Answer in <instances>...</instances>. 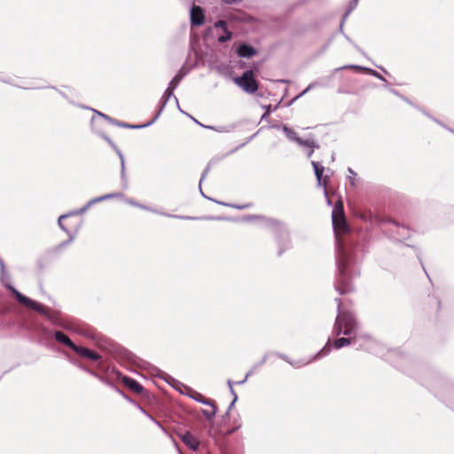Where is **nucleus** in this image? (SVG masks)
I'll list each match as a JSON object with an SVG mask.
<instances>
[{"label": "nucleus", "mask_w": 454, "mask_h": 454, "mask_svg": "<svg viewBox=\"0 0 454 454\" xmlns=\"http://www.w3.org/2000/svg\"><path fill=\"white\" fill-rule=\"evenodd\" d=\"M339 314L336 318L334 325V333L337 335H351L356 329V323L353 316L346 311H343L340 303L338 304Z\"/></svg>", "instance_id": "nucleus-1"}, {"label": "nucleus", "mask_w": 454, "mask_h": 454, "mask_svg": "<svg viewBox=\"0 0 454 454\" xmlns=\"http://www.w3.org/2000/svg\"><path fill=\"white\" fill-rule=\"evenodd\" d=\"M233 81L239 87L249 94L254 93L258 89L253 71H247L242 76L235 77Z\"/></svg>", "instance_id": "nucleus-2"}, {"label": "nucleus", "mask_w": 454, "mask_h": 454, "mask_svg": "<svg viewBox=\"0 0 454 454\" xmlns=\"http://www.w3.org/2000/svg\"><path fill=\"white\" fill-rule=\"evenodd\" d=\"M16 296L17 300L21 303L23 304L24 306L27 307V308H31L42 314H44L45 313V309L44 308L37 303L36 301L26 297L25 295H23L22 294H20L19 291H17L14 287L11 286H7L6 284H4Z\"/></svg>", "instance_id": "nucleus-3"}, {"label": "nucleus", "mask_w": 454, "mask_h": 454, "mask_svg": "<svg viewBox=\"0 0 454 454\" xmlns=\"http://www.w3.org/2000/svg\"><path fill=\"white\" fill-rule=\"evenodd\" d=\"M283 131L290 140L296 141L300 145L307 147L309 149L308 156H311V154L313 153V148L315 147V143L313 140H302L299 138L294 131H293L292 129H288L286 126L283 127Z\"/></svg>", "instance_id": "nucleus-4"}, {"label": "nucleus", "mask_w": 454, "mask_h": 454, "mask_svg": "<svg viewBox=\"0 0 454 454\" xmlns=\"http://www.w3.org/2000/svg\"><path fill=\"white\" fill-rule=\"evenodd\" d=\"M184 393L199 403L211 405V411H204V414L206 416L213 417L216 413L215 407L211 403V402L208 399H206L200 393L191 388H187L186 391Z\"/></svg>", "instance_id": "nucleus-5"}, {"label": "nucleus", "mask_w": 454, "mask_h": 454, "mask_svg": "<svg viewBox=\"0 0 454 454\" xmlns=\"http://www.w3.org/2000/svg\"><path fill=\"white\" fill-rule=\"evenodd\" d=\"M333 227L337 236L345 233L348 230L344 214L340 215H332Z\"/></svg>", "instance_id": "nucleus-6"}, {"label": "nucleus", "mask_w": 454, "mask_h": 454, "mask_svg": "<svg viewBox=\"0 0 454 454\" xmlns=\"http://www.w3.org/2000/svg\"><path fill=\"white\" fill-rule=\"evenodd\" d=\"M190 19L192 25L200 26L204 23L205 15L203 10L200 6L193 5L190 12Z\"/></svg>", "instance_id": "nucleus-7"}, {"label": "nucleus", "mask_w": 454, "mask_h": 454, "mask_svg": "<svg viewBox=\"0 0 454 454\" xmlns=\"http://www.w3.org/2000/svg\"><path fill=\"white\" fill-rule=\"evenodd\" d=\"M311 164L314 168L317 184H318V185L324 186V192H325V195L327 197V191L325 188L327 177L326 176L323 177V173H324L325 168L323 166H321L318 162H316V161H312Z\"/></svg>", "instance_id": "nucleus-8"}, {"label": "nucleus", "mask_w": 454, "mask_h": 454, "mask_svg": "<svg viewBox=\"0 0 454 454\" xmlns=\"http://www.w3.org/2000/svg\"><path fill=\"white\" fill-rule=\"evenodd\" d=\"M183 442L190 447L192 450H196L199 447V442L197 439L189 432L179 434Z\"/></svg>", "instance_id": "nucleus-9"}, {"label": "nucleus", "mask_w": 454, "mask_h": 454, "mask_svg": "<svg viewBox=\"0 0 454 454\" xmlns=\"http://www.w3.org/2000/svg\"><path fill=\"white\" fill-rule=\"evenodd\" d=\"M215 27H221L223 29V35L218 37V41L220 43H225L231 40L232 34L227 29L226 22L223 20H219L215 24Z\"/></svg>", "instance_id": "nucleus-10"}, {"label": "nucleus", "mask_w": 454, "mask_h": 454, "mask_svg": "<svg viewBox=\"0 0 454 454\" xmlns=\"http://www.w3.org/2000/svg\"><path fill=\"white\" fill-rule=\"evenodd\" d=\"M74 350L77 354H79L80 356H82L83 357H87V358L94 360V361H97L99 359L98 354H97L96 352L91 351L86 348L76 346V348H74Z\"/></svg>", "instance_id": "nucleus-11"}, {"label": "nucleus", "mask_w": 454, "mask_h": 454, "mask_svg": "<svg viewBox=\"0 0 454 454\" xmlns=\"http://www.w3.org/2000/svg\"><path fill=\"white\" fill-rule=\"evenodd\" d=\"M237 53L241 58H250L255 54V50L247 44H241L238 47Z\"/></svg>", "instance_id": "nucleus-12"}, {"label": "nucleus", "mask_w": 454, "mask_h": 454, "mask_svg": "<svg viewBox=\"0 0 454 454\" xmlns=\"http://www.w3.org/2000/svg\"><path fill=\"white\" fill-rule=\"evenodd\" d=\"M122 382L125 386L129 387L131 390H133L136 393H141L143 391V387L137 382L135 380L129 378V377H123Z\"/></svg>", "instance_id": "nucleus-13"}, {"label": "nucleus", "mask_w": 454, "mask_h": 454, "mask_svg": "<svg viewBox=\"0 0 454 454\" xmlns=\"http://www.w3.org/2000/svg\"><path fill=\"white\" fill-rule=\"evenodd\" d=\"M55 338L58 341L70 347L72 349L76 348V345L74 344L71 341V340L67 335H65L62 332H57L55 333Z\"/></svg>", "instance_id": "nucleus-14"}, {"label": "nucleus", "mask_w": 454, "mask_h": 454, "mask_svg": "<svg viewBox=\"0 0 454 454\" xmlns=\"http://www.w3.org/2000/svg\"><path fill=\"white\" fill-rule=\"evenodd\" d=\"M118 196H119V194H117V193H110V194H106L105 196H101V197L96 198V199L90 200L88 203V205L85 207H83L80 212L81 213L85 212L88 209V207H90L92 204H94L96 202H99V201H102L104 200L110 199V198H115V197H118Z\"/></svg>", "instance_id": "nucleus-15"}, {"label": "nucleus", "mask_w": 454, "mask_h": 454, "mask_svg": "<svg viewBox=\"0 0 454 454\" xmlns=\"http://www.w3.org/2000/svg\"><path fill=\"white\" fill-rule=\"evenodd\" d=\"M352 342H353V338H340L334 341L333 347L335 348H340L342 347L351 344Z\"/></svg>", "instance_id": "nucleus-16"}, {"label": "nucleus", "mask_w": 454, "mask_h": 454, "mask_svg": "<svg viewBox=\"0 0 454 454\" xmlns=\"http://www.w3.org/2000/svg\"><path fill=\"white\" fill-rule=\"evenodd\" d=\"M375 344L376 343L373 340L370 339H364V341L361 344V347L368 351L374 352L375 350L373 346H375Z\"/></svg>", "instance_id": "nucleus-17"}, {"label": "nucleus", "mask_w": 454, "mask_h": 454, "mask_svg": "<svg viewBox=\"0 0 454 454\" xmlns=\"http://www.w3.org/2000/svg\"><path fill=\"white\" fill-rule=\"evenodd\" d=\"M340 214H343V203L340 200L335 203L332 215H340Z\"/></svg>", "instance_id": "nucleus-18"}, {"label": "nucleus", "mask_w": 454, "mask_h": 454, "mask_svg": "<svg viewBox=\"0 0 454 454\" xmlns=\"http://www.w3.org/2000/svg\"><path fill=\"white\" fill-rule=\"evenodd\" d=\"M348 67H350V68H356V69H364V70H365V68H363V67H358V66H349ZM366 71H368L370 74H373V75H374V76H376L377 78L383 80L382 76H381L380 74H379L377 72H375L374 70H372V69H366Z\"/></svg>", "instance_id": "nucleus-19"}, {"label": "nucleus", "mask_w": 454, "mask_h": 454, "mask_svg": "<svg viewBox=\"0 0 454 454\" xmlns=\"http://www.w3.org/2000/svg\"><path fill=\"white\" fill-rule=\"evenodd\" d=\"M179 80H180V78H178L177 76L173 78V80L170 82V86L172 87L170 89V90H172L177 85V83L179 82ZM169 93H171V91H169Z\"/></svg>", "instance_id": "nucleus-20"}, {"label": "nucleus", "mask_w": 454, "mask_h": 454, "mask_svg": "<svg viewBox=\"0 0 454 454\" xmlns=\"http://www.w3.org/2000/svg\"><path fill=\"white\" fill-rule=\"evenodd\" d=\"M263 108L265 109V113L262 115V119L266 118L270 114V112H271V106H263Z\"/></svg>", "instance_id": "nucleus-21"}, {"label": "nucleus", "mask_w": 454, "mask_h": 454, "mask_svg": "<svg viewBox=\"0 0 454 454\" xmlns=\"http://www.w3.org/2000/svg\"><path fill=\"white\" fill-rule=\"evenodd\" d=\"M314 87V83L309 84L297 98L303 96L309 90H310Z\"/></svg>", "instance_id": "nucleus-22"}, {"label": "nucleus", "mask_w": 454, "mask_h": 454, "mask_svg": "<svg viewBox=\"0 0 454 454\" xmlns=\"http://www.w3.org/2000/svg\"><path fill=\"white\" fill-rule=\"evenodd\" d=\"M149 125H150V123H147V124H145V125H140V126H132V125H125V124H122L121 126L127 127V128H131V129H137V128L147 127Z\"/></svg>", "instance_id": "nucleus-23"}, {"label": "nucleus", "mask_w": 454, "mask_h": 454, "mask_svg": "<svg viewBox=\"0 0 454 454\" xmlns=\"http://www.w3.org/2000/svg\"><path fill=\"white\" fill-rule=\"evenodd\" d=\"M228 385L230 387V389H231V392L232 395H234V401H236L237 400V395H236V394H235V392L233 390L231 380H228Z\"/></svg>", "instance_id": "nucleus-24"}, {"label": "nucleus", "mask_w": 454, "mask_h": 454, "mask_svg": "<svg viewBox=\"0 0 454 454\" xmlns=\"http://www.w3.org/2000/svg\"><path fill=\"white\" fill-rule=\"evenodd\" d=\"M67 216V215H61V216L59 218V227H60L62 230H64V231H66V229H65V227H64V226H63V224H62V220H63V219H65Z\"/></svg>", "instance_id": "nucleus-25"}, {"label": "nucleus", "mask_w": 454, "mask_h": 454, "mask_svg": "<svg viewBox=\"0 0 454 454\" xmlns=\"http://www.w3.org/2000/svg\"><path fill=\"white\" fill-rule=\"evenodd\" d=\"M0 263H1L2 271H4V263L2 262ZM1 279L4 283V272H2Z\"/></svg>", "instance_id": "nucleus-26"}, {"label": "nucleus", "mask_w": 454, "mask_h": 454, "mask_svg": "<svg viewBox=\"0 0 454 454\" xmlns=\"http://www.w3.org/2000/svg\"><path fill=\"white\" fill-rule=\"evenodd\" d=\"M329 351H330V348H329V347H327V346H325V348H323V349L319 352V354L324 353V352L328 353Z\"/></svg>", "instance_id": "nucleus-27"}, {"label": "nucleus", "mask_w": 454, "mask_h": 454, "mask_svg": "<svg viewBox=\"0 0 454 454\" xmlns=\"http://www.w3.org/2000/svg\"><path fill=\"white\" fill-rule=\"evenodd\" d=\"M129 203L131 204V205H134L136 207H139L145 208L144 207H142V206H140V205H138V204H137V203H135L133 201H129Z\"/></svg>", "instance_id": "nucleus-28"}, {"label": "nucleus", "mask_w": 454, "mask_h": 454, "mask_svg": "<svg viewBox=\"0 0 454 454\" xmlns=\"http://www.w3.org/2000/svg\"><path fill=\"white\" fill-rule=\"evenodd\" d=\"M95 113H96L97 114H98V115L102 116L103 118L107 119V117H106L105 114H101V113L98 112V111H96Z\"/></svg>", "instance_id": "nucleus-29"}, {"label": "nucleus", "mask_w": 454, "mask_h": 454, "mask_svg": "<svg viewBox=\"0 0 454 454\" xmlns=\"http://www.w3.org/2000/svg\"><path fill=\"white\" fill-rule=\"evenodd\" d=\"M121 168L123 169L124 168V160H123L122 155H121Z\"/></svg>", "instance_id": "nucleus-30"}, {"label": "nucleus", "mask_w": 454, "mask_h": 454, "mask_svg": "<svg viewBox=\"0 0 454 454\" xmlns=\"http://www.w3.org/2000/svg\"><path fill=\"white\" fill-rule=\"evenodd\" d=\"M339 270H340V271L341 273L343 272V268H342V266H341V264H340V262H339Z\"/></svg>", "instance_id": "nucleus-31"}, {"label": "nucleus", "mask_w": 454, "mask_h": 454, "mask_svg": "<svg viewBox=\"0 0 454 454\" xmlns=\"http://www.w3.org/2000/svg\"><path fill=\"white\" fill-rule=\"evenodd\" d=\"M337 288H338V290H339V292H340V294L345 293V290H342V289H341V288H340V287H337Z\"/></svg>", "instance_id": "nucleus-32"}, {"label": "nucleus", "mask_w": 454, "mask_h": 454, "mask_svg": "<svg viewBox=\"0 0 454 454\" xmlns=\"http://www.w3.org/2000/svg\"><path fill=\"white\" fill-rule=\"evenodd\" d=\"M247 376H246V378H245L243 380H241L239 383H240V384H241V383H244V382L247 380Z\"/></svg>", "instance_id": "nucleus-33"}, {"label": "nucleus", "mask_w": 454, "mask_h": 454, "mask_svg": "<svg viewBox=\"0 0 454 454\" xmlns=\"http://www.w3.org/2000/svg\"><path fill=\"white\" fill-rule=\"evenodd\" d=\"M327 204L331 205V200L327 198Z\"/></svg>", "instance_id": "nucleus-34"}]
</instances>
